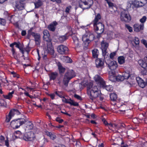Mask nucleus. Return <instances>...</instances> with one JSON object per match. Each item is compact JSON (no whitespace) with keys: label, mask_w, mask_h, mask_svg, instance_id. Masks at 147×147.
I'll return each instance as SVG.
<instances>
[{"label":"nucleus","mask_w":147,"mask_h":147,"mask_svg":"<svg viewBox=\"0 0 147 147\" xmlns=\"http://www.w3.org/2000/svg\"><path fill=\"white\" fill-rule=\"evenodd\" d=\"M134 30L135 31L138 32L141 30H142L144 28V25L143 24H135L134 25Z\"/></svg>","instance_id":"18"},{"label":"nucleus","mask_w":147,"mask_h":147,"mask_svg":"<svg viewBox=\"0 0 147 147\" xmlns=\"http://www.w3.org/2000/svg\"><path fill=\"white\" fill-rule=\"evenodd\" d=\"M75 76L74 72L73 70H69L65 74L63 80V83L67 86L69 80Z\"/></svg>","instance_id":"5"},{"label":"nucleus","mask_w":147,"mask_h":147,"mask_svg":"<svg viewBox=\"0 0 147 147\" xmlns=\"http://www.w3.org/2000/svg\"><path fill=\"white\" fill-rule=\"evenodd\" d=\"M6 23V20L4 19L0 18V25L4 26Z\"/></svg>","instance_id":"47"},{"label":"nucleus","mask_w":147,"mask_h":147,"mask_svg":"<svg viewBox=\"0 0 147 147\" xmlns=\"http://www.w3.org/2000/svg\"><path fill=\"white\" fill-rule=\"evenodd\" d=\"M117 60L118 63L121 65L124 64L125 62V58L123 56L119 57H118Z\"/></svg>","instance_id":"30"},{"label":"nucleus","mask_w":147,"mask_h":147,"mask_svg":"<svg viewBox=\"0 0 147 147\" xmlns=\"http://www.w3.org/2000/svg\"><path fill=\"white\" fill-rule=\"evenodd\" d=\"M109 80L112 82H115L116 80V76L113 72L109 73Z\"/></svg>","instance_id":"27"},{"label":"nucleus","mask_w":147,"mask_h":147,"mask_svg":"<svg viewBox=\"0 0 147 147\" xmlns=\"http://www.w3.org/2000/svg\"><path fill=\"white\" fill-rule=\"evenodd\" d=\"M33 127V125L32 123L30 122H28L26 126V129H32Z\"/></svg>","instance_id":"42"},{"label":"nucleus","mask_w":147,"mask_h":147,"mask_svg":"<svg viewBox=\"0 0 147 147\" xmlns=\"http://www.w3.org/2000/svg\"><path fill=\"white\" fill-rule=\"evenodd\" d=\"M27 121L26 117L25 118L18 119L12 120L11 122V127L14 129L18 128L20 126L25 123Z\"/></svg>","instance_id":"4"},{"label":"nucleus","mask_w":147,"mask_h":147,"mask_svg":"<svg viewBox=\"0 0 147 147\" xmlns=\"http://www.w3.org/2000/svg\"><path fill=\"white\" fill-rule=\"evenodd\" d=\"M105 62L106 64L108 65L109 68L111 70L115 69L118 66L116 61H111L109 59L106 60Z\"/></svg>","instance_id":"8"},{"label":"nucleus","mask_w":147,"mask_h":147,"mask_svg":"<svg viewBox=\"0 0 147 147\" xmlns=\"http://www.w3.org/2000/svg\"><path fill=\"white\" fill-rule=\"evenodd\" d=\"M120 18L122 21L128 22L131 20V18L128 12L125 10L121 12L120 15Z\"/></svg>","instance_id":"7"},{"label":"nucleus","mask_w":147,"mask_h":147,"mask_svg":"<svg viewBox=\"0 0 147 147\" xmlns=\"http://www.w3.org/2000/svg\"><path fill=\"white\" fill-rule=\"evenodd\" d=\"M94 29L96 31L98 34H101L103 33L104 31V25L100 22H98L97 24H93Z\"/></svg>","instance_id":"10"},{"label":"nucleus","mask_w":147,"mask_h":147,"mask_svg":"<svg viewBox=\"0 0 147 147\" xmlns=\"http://www.w3.org/2000/svg\"><path fill=\"white\" fill-rule=\"evenodd\" d=\"M109 128L110 129H112V128H114L115 129H119V128H120L119 127H118L117 126V125L115 124H113L111 123H108L107 125Z\"/></svg>","instance_id":"32"},{"label":"nucleus","mask_w":147,"mask_h":147,"mask_svg":"<svg viewBox=\"0 0 147 147\" xmlns=\"http://www.w3.org/2000/svg\"><path fill=\"white\" fill-rule=\"evenodd\" d=\"M146 3L147 0H128L127 5L128 8H134L135 7L143 6Z\"/></svg>","instance_id":"2"},{"label":"nucleus","mask_w":147,"mask_h":147,"mask_svg":"<svg viewBox=\"0 0 147 147\" xmlns=\"http://www.w3.org/2000/svg\"><path fill=\"white\" fill-rule=\"evenodd\" d=\"M72 39L75 44L76 45L77 47L79 46L80 43L78 39L75 35H72Z\"/></svg>","instance_id":"31"},{"label":"nucleus","mask_w":147,"mask_h":147,"mask_svg":"<svg viewBox=\"0 0 147 147\" xmlns=\"http://www.w3.org/2000/svg\"><path fill=\"white\" fill-rule=\"evenodd\" d=\"M133 41L136 45H139L140 42L139 39L137 37H135L133 39Z\"/></svg>","instance_id":"46"},{"label":"nucleus","mask_w":147,"mask_h":147,"mask_svg":"<svg viewBox=\"0 0 147 147\" xmlns=\"http://www.w3.org/2000/svg\"><path fill=\"white\" fill-rule=\"evenodd\" d=\"M141 42L143 44H144V45H145L147 43V41L144 39H142L141 40Z\"/></svg>","instance_id":"61"},{"label":"nucleus","mask_w":147,"mask_h":147,"mask_svg":"<svg viewBox=\"0 0 147 147\" xmlns=\"http://www.w3.org/2000/svg\"><path fill=\"white\" fill-rule=\"evenodd\" d=\"M136 80L139 86L142 88H144L146 85V83L140 77H138L136 78Z\"/></svg>","instance_id":"19"},{"label":"nucleus","mask_w":147,"mask_h":147,"mask_svg":"<svg viewBox=\"0 0 147 147\" xmlns=\"http://www.w3.org/2000/svg\"><path fill=\"white\" fill-rule=\"evenodd\" d=\"M71 8V6H69L67 7L65 10V12L67 13H68L69 12V11Z\"/></svg>","instance_id":"55"},{"label":"nucleus","mask_w":147,"mask_h":147,"mask_svg":"<svg viewBox=\"0 0 147 147\" xmlns=\"http://www.w3.org/2000/svg\"><path fill=\"white\" fill-rule=\"evenodd\" d=\"M109 7H113V4L110 1L107 3Z\"/></svg>","instance_id":"63"},{"label":"nucleus","mask_w":147,"mask_h":147,"mask_svg":"<svg viewBox=\"0 0 147 147\" xmlns=\"http://www.w3.org/2000/svg\"><path fill=\"white\" fill-rule=\"evenodd\" d=\"M88 82H87V80H85L84 81H83L82 82H81V84H78V86L80 87L81 85H82L83 86H88V85L89 83L88 84Z\"/></svg>","instance_id":"44"},{"label":"nucleus","mask_w":147,"mask_h":147,"mask_svg":"<svg viewBox=\"0 0 147 147\" xmlns=\"http://www.w3.org/2000/svg\"><path fill=\"white\" fill-rule=\"evenodd\" d=\"M43 59L44 61L46 63H48L49 62V59L47 58L46 55H45L43 56Z\"/></svg>","instance_id":"48"},{"label":"nucleus","mask_w":147,"mask_h":147,"mask_svg":"<svg viewBox=\"0 0 147 147\" xmlns=\"http://www.w3.org/2000/svg\"><path fill=\"white\" fill-rule=\"evenodd\" d=\"M93 57L95 58L98 57L99 54L98 51L96 49H94L92 51Z\"/></svg>","instance_id":"34"},{"label":"nucleus","mask_w":147,"mask_h":147,"mask_svg":"<svg viewBox=\"0 0 147 147\" xmlns=\"http://www.w3.org/2000/svg\"><path fill=\"white\" fill-rule=\"evenodd\" d=\"M95 63L96 67H99L103 66L104 62L103 59H98L96 60Z\"/></svg>","instance_id":"23"},{"label":"nucleus","mask_w":147,"mask_h":147,"mask_svg":"<svg viewBox=\"0 0 147 147\" xmlns=\"http://www.w3.org/2000/svg\"><path fill=\"white\" fill-rule=\"evenodd\" d=\"M15 6L19 10H22L24 9V4L22 1H17L16 3Z\"/></svg>","instance_id":"20"},{"label":"nucleus","mask_w":147,"mask_h":147,"mask_svg":"<svg viewBox=\"0 0 147 147\" xmlns=\"http://www.w3.org/2000/svg\"><path fill=\"white\" fill-rule=\"evenodd\" d=\"M57 75L56 72L51 73L49 77L50 80H54L55 79Z\"/></svg>","instance_id":"37"},{"label":"nucleus","mask_w":147,"mask_h":147,"mask_svg":"<svg viewBox=\"0 0 147 147\" xmlns=\"http://www.w3.org/2000/svg\"><path fill=\"white\" fill-rule=\"evenodd\" d=\"M103 88H105L108 91H111L113 89V88L112 86L108 85L106 86L105 84V85L104 87H102Z\"/></svg>","instance_id":"36"},{"label":"nucleus","mask_w":147,"mask_h":147,"mask_svg":"<svg viewBox=\"0 0 147 147\" xmlns=\"http://www.w3.org/2000/svg\"><path fill=\"white\" fill-rule=\"evenodd\" d=\"M12 74L13 75V76L14 77H16L17 78H18L19 77V76L15 72L13 71L11 72Z\"/></svg>","instance_id":"54"},{"label":"nucleus","mask_w":147,"mask_h":147,"mask_svg":"<svg viewBox=\"0 0 147 147\" xmlns=\"http://www.w3.org/2000/svg\"><path fill=\"white\" fill-rule=\"evenodd\" d=\"M34 4L35 8H38L42 5V3L41 1L38 0L36 2L34 3Z\"/></svg>","instance_id":"39"},{"label":"nucleus","mask_w":147,"mask_h":147,"mask_svg":"<svg viewBox=\"0 0 147 147\" xmlns=\"http://www.w3.org/2000/svg\"><path fill=\"white\" fill-rule=\"evenodd\" d=\"M57 65L59 73L61 74L64 73L65 71V68L62 66L61 64L60 63L58 62L57 63Z\"/></svg>","instance_id":"29"},{"label":"nucleus","mask_w":147,"mask_h":147,"mask_svg":"<svg viewBox=\"0 0 147 147\" xmlns=\"http://www.w3.org/2000/svg\"><path fill=\"white\" fill-rule=\"evenodd\" d=\"M110 96L111 100L113 101L115 100L117 97V94L115 93L111 94L110 95Z\"/></svg>","instance_id":"38"},{"label":"nucleus","mask_w":147,"mask_h":147,"mask_svg":"<svg viewBox=\"0 0 147 147\" xmlns=\"http://www.w3.org/2000/svg\"><path fill=\"white\" fill-rule=\"evenodd\" d=\"M43 39L44 40L47 42L51 41V40L49 37V34L48 30H44L43 32Z\"/></svg>","instance_id":"21"},{"label":"nucleus","mask_w":147,"mask_h":147,"mask_svg":"<svg viewBox=\"0 0 147 147\" xmlns=\"http://www.w3.org/2000/svg\"><path fill=\"white\" fill-rule=\"evenodd\" d=\"M139 65L146 71H147V57H145L143 59H140L138 61Z\"/></svg>","instance_id":"13"},{"label":"nucleus","mask_w":147,"mask_h":147,"mask_svg":"<svg viewBox=\"0 0 147 147\" xmlns=\"http://www.w3.org/2000/svg\"><path fill=\"white\" fill-rule=\"evenodd\" d=\"M101 16L100 14L98 13L96 16H95V18L93 21V25L97 24L98 22H100L99 21L100 19Z\"/></svg>","instance_id":"26"},{"label":"nucleus","mask_w":147,"mask_h":147,"mask_svg":"<svg viewBox=\"0 0 147 147\" xmlns=\"http://www.w3.org/2000/svg\"><path fill=\"white\" fill-rule=\"evenodd\" d=\"M15 45H16V47L19 49L21 51L22 53L23 54L24 53V51L22 49L20 48L19 45L16 43V44H15Z\"/></svg>","instance_id":"52"},{"label":"nucleus","mask_w":147,"mask_h":147,"mask_svg":"<svg viewBox=\"0 0 147 147\" xmlns=\"http://www.w3.org/2000/svg\"><path fill=\"white\" fill-rule=\"evenodd\" d=\"M5 102L3 99H0V106H2L4 105Z\"/></svg>","instance_id":"56"},{"label":"nucleus","mask_w":147,"mask_h":147,"mask_svg":"<svg viewBox=\"0 0 147 147\" xmlns=\"http://www.w3.org/2000/svg\"><path fill=\"white\" fill-rule=\"evenodd\" d=\"M68 50V48L63 45H60L57 48V51L61 54H64L66 53Z\"/></svg>","instance_id":"14"},{"label":"nucleus","mask_w":147,"mask_h":147,"mask_svg":"<svg viewBox=\"0 0 147 147\" xmlns=\"http://www.w3.org/2000/svg\"><path fill=\"white\" fill-rule=\"evenodd\" d=\"M125 27L129 30L130 32H132L133 31L132 28L128 25H125Z\"/></svg>","instance_id":"49"},{"label":"nucleus","mask_w":147,"mask_h":147,"mask_svg":"<svg viewBox=\"0 0 147 147\" xmlns=\"http://www.w3.org/2000/svg\"><path fill=\"white\" fill-rule=\"evenodd\" d=\"M61 59L63 61L66 63H71L72 62L71 59L68 56H62L61 57Z\"/></svg>","instance_id":"25"},{"label":"nucleus","mask_w":147,"mask_h":147,"mask_svg":"<svg viewBox=\"0 0 147 147\" xmlns=\"http://www.w3.org/2000/svg\"><path fill=\"white\" fill-rule=\"evenodd\" d=\"M57 24V23L56 22H54L48 26L49 30L52 31H54Z\"/></svg>","instance_id":"24"},{"label":"nucleus","mask_w":147,"mask_h":147,"mask_svg":"<svg viewBox=\"0 0 147 147\" xmlns=\"http://www.w3.org/2000/svg\"><path fill=\"white\" fill-rule=\"evenodd\" d=\"M102 121L103 123L105 125L107 126L108 123L107 121L105 120V119H102Z\"/></svg>","instance_id":"60"},{"label":"nucleus","mask_w":147,"mask_h":147,"mask_svg":"<svg viewBox=\"0 0 147 147\" xmlns=\"http://www.w3.org/2000/svg\"><path fill=\"white\" fill-rule=\"evenodd\" d=\"M49 95L50 97L52 99H54L55 94H49Z\"/></svg>","instance_id":"58"},{"label":"nucleus","mask_w":147,"mask_h":147,"mask_svg":"<svg viewBox=\"0 0 147 147\" xmlns=\"http://www.w3.org/2000/svg\"><path fill=\"white\" fill-rule=\"evenodd\" d=\"M56 121L58 122L59 123H61L63 121V120L61 119L60 118L57 117L56 119Z\"/></svg>","instance_id":"53"},{"label":"nucleus","mask_w":147,"mask_h":147,"mask_svg":"<svg viewBox=\"0 0 147 147\" xmlns=\"http://www.w3.org/2000/svg\"><path fill=\"white\" fill-rule=\"evenodd\" d=\"M17 113V114H19L20 113V112L17 110L13 109L11 110L10 111L8 115L6 116V119L5 120L6 122H9L12 117L14 116L15 114Z\"/></svg>","instance_id":"15"},{"label":"nucleus","mask_w":147,"mask_h":147,"mask_svg":"<svg viewBox=\"0 0 147 147\" xmlns=\"http://www.w3.org/2000/svg\"><path fill=\"white\" fill-rule=\"evenodd\" d=\"M146 19V17L144 16L140 20V22L141 23H144L145 22Z\"/></svg>","instance_id":"51"},{"label":"nucleus","mask_w":147,"mask_h":147,"mask_svg":"<svg viewBox=\"0 0 147 147\" xmlns=\"http://www.w3.org/2000/svg\"><path fill=\"white\" fill-rule=\"evenodd\" d=\"M80 0L79 2V5L83 9L89 8L93 3L92 0Z\"/></svg>","instance_id":"6"},{"label":"nucleus","mask_w":147,"mask_h":147,"mask_svg":"<svg viewBox=\"0 0 147 147\" xmlns=\"http://www.w3.org/2000/svg\"><path fill=\"white\" fill-rule=\"evenodd\" d=\"M5 144L7 147H9V140L7 137L6 138V139L5 140Z\"/></svg>","instance_id":"57"},{"label":"nucleus","mask_w":147,"mask_h":147,"mask_svg":"<svg viewBox=\"0 0 147 147\" xmlns=\"http://www.w3.org/2000/svg\"><path fill=\"white\" fill-rule=\"evenodd\" d=\"M122 76L124 78V80L127 79L129 77L132 79V80L131 81L130 83H128V84H129V86H131L133 84H135L134 81L133 80L134 79V75H130L128 71L123 72Z\"/></svg>","instance_id":"9"},{"label":"nucleus","mask_w":147,"mask_h":147,"mask_svg":"<svg viewBox=\"0 0 147 147\" xmlns=\"http://www.w3.org/2000/svg\"><path fill=\"white\" fill-rule=\"evenodd\" d=\"M31 35L34 38L36 42L37 45H39L40 43V35L38 33L32 32Z\"/></svg>","instance_id":"17"},{"label":"nucleus","mask_w":147,"mask_h":147,"mask_svg":"<svg viewBox=\"0 0 147 147\" xmlns=\"http://www.w3.org/2000/svg\"><path fill=\"white\" fill-rule=\"evenodd\" d=\"M113 146V147H119V145L117 144H112Z\"/></svg>","instance_id":"64"},{"label":"nucleus","mask_w":147,"mask_h":147,"mask_svg":"<svg viewBox=\"0 0 147 147\" xmlns=\"http://www.w3.org/2000/svg\"><path fill=\"white\" fill-rule=\"evenodd\" d=\"M55 94L57 95L58 96H59L60 97H61L62 98V101L64 102H65V103H68V100L66 99L65 97H63L61 95H59L57 92H55Z\"/></svg>","instance_id":"43"},{"label":"nucleus","mask_w":147,"mask_h":147,"mask_svg":"<svg viewBox=\"0 0 147 147\" xmlns=\"http://www.w3.org/2000/svg\"><path fill=\"white\" fill-rule=\"evenodd\" d=\"M61 112L62 113H63V114H65V115H68V116H71V115H70L68 113H67V112H66V111H61Z\"/></svg>","instance_id":"62"},{"label":"nucleus","mask_w":147,"mask_h":147,"mask_svg":"<svg viewBox=\"0 0 147 147\" xmlns=\"http://www.w3.org/2000/svg\"><path fill=\"white\" fill-rule=\"evenodd\" d=\"M116 52L115 51L114 52H113V53H111L110 55V57L111 59H113L114 56H115L116 54Z\"/></svg>","instance_id":"50"},{"label":"nucleus","mask_w":147,"mask_h":147,"mask_svg":"<svg viewBox=\"0 0 147 147\" xmlns=\"http://www.w3.org/2000/svg\"><path fill=\"white\" fill-rule=\"evenodd\" d=\"M67 39V37L65 35L61 36L59 37V40L61 42H62Z\"/></svg>","instance_id":"41"},{"label":"nucleus","mask_w":147,"mask_h":147,"mask_svg":"<svg viewBox=\"0 0 147 147\" xmlns=\"http://www.w3.org/2000/svg\"><path fill=\"white\" fill-rule=\"evenodd\" d=\"M35 138V136L34 133L31 131L26 133L23 136L24 139L27 141L33 140Z\"/></svg>","instance_id":"11"},{"label":"nucleus","mask_w":147,"mask_h":147,"mask_svg":"<svg viewBox=\"0 0 147 147\" xmlns=\"http://www.w3.org/2000/svg\"><path fill=\"white\" fill-rule=\"evenodd\" d=\"M47 42L48 43H47V52L50 53L51 54H53L54 53V50L53 47L51 44V41Z\"/></svg>","instance_id":"22"},{"label":"nucleus","mask_w":147,"mask_h":147,"mask_svg":"<svg viewBox=\"0 0 147 147\" xmlns=\"http://www.w3.org/2000/svg\"><path fill=\"white\" fill-rule=\"evenodd\" d=\"M68 103L70 104L71 105H73L74 106H77L78 105V103L74 101L73 100H70L69 101Z\"/></svg>","instance_id":"40"},{"label":"nucleus","mask_w":147,"mask_h":147,"mask_svg":"<svg viewBox=\"0 0 147 147\" xmlns=\"http://www.w3.org/2000/svg\"><path fill=\"white\" fill-rule=\"evenodd\" d=\"M11 51L13 57L17 60V63L20 64V62L18 59V58L16 55V53L13 48H12Z\"/></svg>","instance_id":"33"},{"label":"nucleus","mask_w":147,"mask_h":147,"mask_svg":"<svg viewBox=\"0 0 147 147\" xmlns=\"http://www.w3.org/2000/svg\"><path fill=\"white\" fill-rule=\"evenodd\" d=\"M94 79L96 83L100 85V87H104L105 82L100 76L98 75H95L94 77Z\"/></svg>","instance_id":"12"},{"label":"nucleus","mask_w":147,"mask_h":147,"mask_svg":"<svg viewBox=\"0 0 147 147\" xmlns=\"http://www.w3.org/2000/svg\"><path fill=\"white\" fill-rule=\"evenodd\" d=\"M94 36L91 32H86V34L83 35L82 37V40L86 46H87L90 41L93 40Z\"/></svg>","instance_id":"3"},{"label":"nucleus","mask_w":147,"mask_h":147,"mask_svg":"<svg viewBox=\"0 0 147 147\" xmlns=\"http://www.w3.org/2000/svg\"><path fill=\"white\" fill-rule=\"evenodd\" d=\"M87 93L90 98L92 100L99 97L101 92L97 86H93L92 82L89 83L87 89Z\"/></svg>","instance_id":"1"},{"label":"nucleus","mask_w":147,"mask_h":147,"mask_svg":"<svg viewBox=\"0 0 147 147\" xmlns=\"http://www.w3.org/2000/svg\"><path fill=\"white\" fill-rule=\"evenodd\" d=\"M124 80V78L121 75H118L116 76V81H122Z\"/></svg>","instance_id":"45"},{"label":"nucleus","mask_w":147,"mask_h":147,"mask_svg":"<svg viewBox=\"0 0 147 147\" xmlns=\"http://www.w3.org/2000/svg\"><path fill=\"white\" fill-rule=\"evenodd\" d=\"M46 134L47 136H49L50 139L52 140H54L56 138V136L54 134H53L48 131L46 132Z\"/></svg>","instance_id":"35"},{"label":"nucleus","mask_w":147,"mask_h":147,"mask_svg":"<svg viewBox=\"0 0 147 147\" xmlns=\"http://www.w3.org/2000/svg\"><path fill=\"white\" fill-rule=\"evenodd\" d=\"M14 92V91H13L11 92H9L7 94L3 95V96L5 98L10 100L13 97V94Z\"/></svg>","instance_id":"28"},{"label":"nucleus","mask_w":147,"mask_h":147,"mask_svg":"<svg viewBox=\"0 0 147 147\" xmlns=\"http://www.w3.org/2000/svg\"><path fill=\"white\" fill-rule=\"evenodd\" d=\"M101 48L102 51V55L105 58L107 53L106 51L109 45L107 42L103 41L101 42Z\"/></svg>","instance_id":"16"},{"label":"nucleus","mask_w":147,"mask_h":147,"mask_svg":"<svg viewBox=\"0 0 147 147\" xmlns=\"http://www.w3.org/2000/svg\"><path fill=\"white\" fill-rule=\"evenodd\" d=\"M74 97L76 98L77 99H78V100H81V97L79 96L78 95L76 94H75L74 95Z\"/></svg>","instance_id":"59"}]
</instances>
